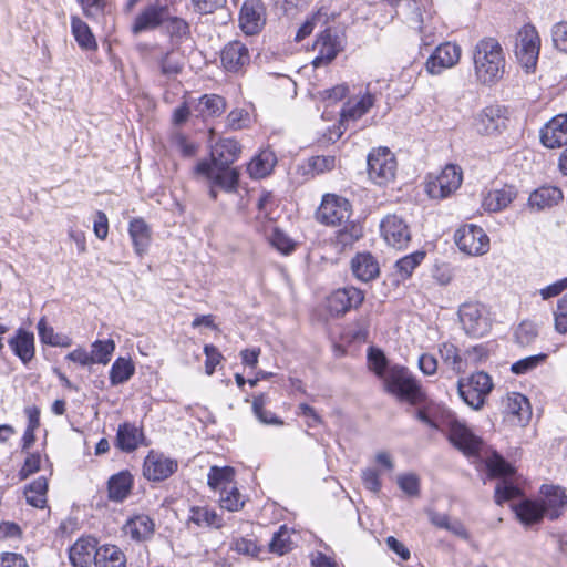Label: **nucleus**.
Masks as SVG:
<instances>
[{
  "instance_id": "obj_1",
  "label": "nucleus",
  "mask_w": 567,
  "mask_h": 567,
  "mask_svg": "<svg viewBox=\"0 0 567 567\" xmlns=\"http://www.w3.org/2000/svg\"><path fill=\"white\" fill-rule=\"evenodd\" d=\"M472 60L474 76L478 83L492 86L503 79L506 60L497 39L486 37L477 41L473 48Z\"/></svg>"
},
{
  "instance_id": "obj_2",
  "label": "nucleus",
  "mask_w": 567,
  "mask_h": 567,
  "mask_svg": "<svg viewBox=\"0 0 567 567\" xmlns=\"http://www.w3.org/2000/svg\"><path fill=\"white\" fill-rule=\"evenodd\" d=\"M383 385L386 393L411 405H419L427 399L420 381L404 365L394 364L390 367L384 377Z\"/></svg>"
},
{
  "instance_id": "obj_3",
  "label": "nucleus",
  "mask_w": 567,
  "mask_h": 567,
  "mask_svg": "<svg viewBox=\"0 0 567 567\" xmlns=\"http://www.w3.org/2000/svg\"><path fill=\"white\" fill-rule=\"evenodd\" d=\"M493 389V379L485 371H474L457 381L461 399L474 410H481L485 405Z\"/></svg>"
},
{
  "instance_id": "obj_4",
  "label": "nucleus",
  "mask_w": 567,
  "mask_h": 567,
  "mask_svg": "<svg viewBox=\"0 0 567 567\" xmlns=\"http://www.w3.org/2000/svg\"><path fill=\"white\" fill-rule=\"evenodd\" d=\"M364 300V290L349 285L333 289L324 298L323 309L329 317L339 319L353 310L360 309Z\"/></svg>"
},
{
  "instance_id": "obj_5",
  "label": "nucleus",
  "mask_w": 567,
  "mask_h": 567,
  "mask_svg": "<svg viewBox=\"0 0 567 567\" xmlns=\"http://www.w3.org/2000/svg\"><path fill=\"white\" fill-rule=\"evenodd\" d=\"M446 437L452 446L465 457L475 460L481 457L485 443L464 422L457 420L450 421Z\"/></svg>"
},
{
  "instance_id": "obj_6",
  "label": "nucleus",
  "mask_w": 567,
  "mask_h": 567,
  "mask_svg": "<svg viewBox=\"0 0 567 567\" xmlns=\"http://www.w3.org/2000/svg\"><path fill=\"white\" fill-rule=\"evenodd\" d=\"M540 50V38L536 28L525 24L516 34L515 56L526 72L535 70Z\"/></svg>"
},
{
  "instance_id": "obj_7",
  "label": "nucleus",
  "mask_w": 567,
  "mask_h": 567,
  "mask_svg": "<svg viewBox=\"0 0 567 567\" xmlns=\"http://www.w3.org/2000/svg\"><path fill=\"white\" fill-rule=\"evenodd\" d=\"M368 174L377 185H388L396 174V159L388 147H378L368 155Z\"/></svg>"
},
{
  "instance_id": "obj_8",
  "label": "nucleus",
  "mask_w": 567,
  "mask_h": 567,
  "mask_svg": "<svg viewBox=\"0 0 567 567\" xmlns=\"http://www.w3.org/2000/svg\"><path fill=\"white\" fill-rule=\"evenodd\" d=\"M352 214L350 202L334 194H326L316 212V219L331 227H340L348 223Z\"/></svg>"
},
{
  "instance_id": "obj_9",
  "label": "nucleus",
  "mask_w": 567,
  "mask_h": 567,
  "mask_svg": "<svg viewBox=\"0 0 567 567\" xmlns=\"http://www.w3.org/2000/svg\"><path fill=\"white\" fill-rule=\"evenodd\" d=\"M462 171L456 165H446L437 176H429L426 194L434 199L449 197L462 184Z\"/></svg>"
},
{
  "instance_id": "obj_10",
  "label": "nucleus",
  "mask_w": 567,
  "mask_h": 567,
  "mask_svg": "<svg viewBox=\"0 0 567 567\" xmlns=\"http://www.w3.org/2000/svg\"><path fill=\"white\" fill-rule=\"evenodd\" d=\"M507 110L499 104L483 107L473 120V127L480 135L493 136L501 134L507 124Z\"/></svg>"
},
{
  "instance_id": "obj_11",
  "label": "nucleus",
  "mask_w": 567,
  "mask_h": 567,
  "mask_svg": "<svg viewBox=\"0 0 567 567\" xmlns=\"http://www.w3.org/2000/svg\"><path fill=\"white\" fill-rule=\"evenodd\" d=\"M538 499L544 508L546 518L558 520L567 512V491L564 486L554 483H544L538 489Z\"/></svg>"
},
{
  "instance_id": "obj_12",
  "label": "nucleus",
  "mask_w": 567,
  "mask_h": 567,
  "mask_svg": "<svg viewBox=\"0 0 567 567\" xmlns=\"http://www.w3.org/2000/svg\"><path fill=\"white\" fill-rule=\"evenodd\" d=\"M194 174L204 177L213 185L230 192L236 188L238 183V173L230 165L210 164L208 161H200L194 167Z\"/></svg>"
},
{
  "instance_id": "obj_13",
  "label": "nucleus",
  "mask_w": 567,
  "mask_h": 567,
  "mask_svg": "<svg viewBox=\"0 0 567 567\" xmlns=\"http://www.w3.org/2000/svg\"><path fill=\"white\" fill-rule=\"evenodd\" d=\"M178 468L176 460L151 450L143 462V475L150 482H162L171 477Z\"/></svg>"
},
{
  "instance_id": "obj_14",
  "label": "nucleus",
  "mask_w": 567,
  "mask_h": 567,
  "mask_svg": "<svg viewBox=\"0 0 567 567\" xmlns=\"http://www.w3.org/2000/svg\"><path fill=\"white\" fill-rule=\"evenodd\" d=\"M460 321L466 334L480 338L488 330L484 307L480 302H464L458 310Z\"/></svg>"
},
{
  "instance_id": "obj_15",
  "label": "nucleus",
  "mask_w": 567,
  "mask_h": 567,
  "mask_svg": "<svg viewBox=\"0 0 567 567\" xmlns=\"http://www.w3.org/2000/svg\"><path fill=\"white\" fill-rule=\"evenodd\" d=\"M462 49L458 44L445 42L436 47L425 62L426 71L439 75L444 70L455 66L461 59Z\"/></svg>"
},
{
  "instance_id": "obj_16",
  "label": "nucleus",
  "mask_w": 567,
  "mask_h": 567,
  "mask_svg": "<svg viewBox=\"0 0 567 567\" xmlns=\"http://www.w3.org/2000/svg\"><path fill=\"white\" fill-rule=\"evenodd\" d=\"M504 419L514 425L527 423L532 409L527 396L519 392H509L502 399Z\"/></svg>"
},
{
  "instance_id": "obj_17",
  "label": "nucleus",
  "mask_w": 567,
  "mask_h": 567,
  "mask_svg": "<svg viewBox=\"0 0 567 567\" xmlns=\"http://www.w3.org/2000/svg\"><path fill=\"white\" fill-rule=\"evenodd\" d=\"M168 18V7L155 0L145 7L135 18L132 24V32L138 34L145 31L154 30L162 25Z\"/></svg>"
},
{
  "instance_id": "obj_18",
  "label": "nucleus",
  "mask_w": 567,
  "mask_h": 567,
  "mask_svg": "<svg viewBox=\"0 0 567 567\" xmlns=\"http://www.w3.org/2000/svg\"><path fill=\"white\" fill-rule=\"evenodd\" d=\"M186 526L198 529H220L225 526V520L221 514L207 504L192 505L188 509Z\"/></svg>"
},
{
  "instance_id": "obj_19",
  "label": "nucleus",
  "mask_w": 567,
  "mask_h": 567,
  "mask_svg": "<svg viewBox=\"0 0 567 567\" xmlns=\"http://www.w3.org/2000/svg\"><path fill=\"white\" fill-rule=\"evenodd\" d=\"M381 235L386 245L403 248L410 241L411 235L405 221L396 215L386 216L381 225Z\"/></svg>"
},
{
  "instance_id": "obj_20",
  "label": "nucleus",
  "mask_w": 567,
  "mask_h": 567,
  "mask_svg": "<svg viewBox=\"0 0 567 567\" xmlns=\"http://www.w3.org/2000/svg\"><path fill=\"white\" fill-rule=\"evenodd\" d=\"M375 97L377 91L370 82L360 96L353 97L346 103L341 113L342 121H357L362 117L374 105Z\"/></svg>"
},
{
  "instance_id": "obj_21",
  "label": "nucleus",
  "mask_w": 567,
  "mask_h": 567,
  "mask_svg": "<svg viewBox=\"0 0 567 567\" xmlns=\"http://www.w3.org/2000/svg\"><path fill=\"white\" fill-rule=\"evenodd\" d=\"M540 141L547 148L567 145V114L554 116L540 131Z\"/></svg>"
},
{
  "instance_id": "obj_22",
  "label": "nucleus",
  "mask_w": 567,
  "mask_h": 567,
  "mask_svg": "<svg viewBox=\"0 0 567 567\" xmlns=\"http://www.w3.org/2000/svg\"><path fill=\"white\" fill-rule=\"evenodd\" d=\"M122 533L133 542H146L155 533V522L146 514H135L124 523Z\"/></svg>"
},
{
  "instance_id": "obj_23",
  "label": "nucleus",
  "mask_w": 567,
  "mask_h": 567,
  "mask_svg": "<svg viewBox=\"0 0 567 567\" xmlns=\"http://www.w3.org/2000/svg\"><path fill=\"white\" fill-rule=\"evenodd\" d=\"M12 353L24 364L28 365L35 358L34 333L23 328L17 329L14 334L8 340Z\"/></svg>"
},
{
  "instance_id": "obj_24",
  "label": "nucleus",
  "mask_w": 567,
  "mask_h": 567,
  "mask_svg": "<svg viewBox=\"0 0 567 567\" xmlns=\"http://www.w3.org/2000/svg\"><path fill=\"white\" fill-rule=\"evenodd\" d=\"M99 542L93 536H82L70 547L69 559L74 567H89L95 561Z\"/></svg>"
},
{
  "instance_id": "obj_25",
  "label": "nucleus",
  "mask_w": 567,
  "mask_h": 567,
  "mask_svg": "<svg viewBox=\"0 0 567 567\" xmlns=\"http://www.w3.org/2000/svg\"><path fill=\"white\" fill-rule=\"evenodd\" d=\"M516 519L525 527L540 525L546 514L538 498H524L512 505Z\"/></svg>"
},
{
  "instance_id": "obj_26",
  "label": "nucleus",
  "mask_w": 567,
  "mask_h": 567,
  "mask_svg": "<svg viewBox=\"0 0 567 567\" xmlns=\"http://www.w3.org/2000/svg\"><path fill=\"white\" fill-rule=\"evenodd\" d=\"M221 64L228 72H239L250 62L248 48L240 41H231L221 50Z\"/></svg>"
},
{
  "instance_id": "obj_27",
  "label": "nucleus",
  "mask_w": 567,
  "mask_h": 567,
  "mask_svg": "<svg viewBox=\"0 0 567 567\" xmlns=\"http://www.w3.org/2000/svg\"><path fill=\"white\" fill-rule=\"evenodd\" d=\"M134 477L128 470L111 475L106 483L107 498L114 503H123L132 493Z\"/></svg>"
},
{
  "instance_id": "obj_28",
  "label": "nucleus",
  "mask_w": 567,
  "mask_h": 567,
  "mask_svg": "<svg viewBox=\"0 0 567 567\" xmlns=\"http://www.w3.org/2000/svg\"><path fill=\"white\" fill-rule=\"evenodd\" d=\"M315 49L318 55L313 60L316 68L330 63L338 53L341 51V42L338 35L332 34L331 30L327 28L317 39Z\"/></svg>"
},
{
  "instance_id": "obj_29",
  "label": "nucleus",
  "mask_w": 567,
  "mask_h": 567,
  "mask_svg": "<svg viewBox=\"0 0 567 567\" xmlns=\"http://www.w3.org/2000/svg\"><path fill=\"white\" fill-rule=\"evenodd\" d=\"M145 439L143 427L135 423L123 422L118 425L115 435V446L125 453H132L138 449Z\"/></svg>"
},
{
  "instance_id": "obj_30",
  "label": "nucleus",
  "mask_w": 567,
  "mask_h": 567,
  "mask_svg": "<svg viewBox=\"0 0 567 567\" xmlns=\"http://www.w3.org/2000/svg\"><path fill=\"white\" fill-rule=\"evenodd\" d=\"M454 241L457 248H483L489 244V238L482 227L470 224L455 231Z\"/></svg>"
},
{
  "instance_id": "obj_31",
  "label": "nucleus",
  "mask_w": 567,
  "mask_h": 567,
  "mask_svg": "<svg viewBox=\"0 0 567 567\" xmlns=\"http://www.w3.org/2000/svg\"><path fill=\"white\" fill-rule=\"evenodd\" d=\"M239 22L241 30L252 35L259 32L264 25L262 7L257 0L246 1L240 10Z\"/></svg>"
},
{
  "instance_id": "obj_32",
  "label": "nucleus",
  "mask_w": 567,
  "mask_h": 567,
  "mask_svg": "<svg viewBox=\"0 0 567 567\" xmlns=\"http://www.w3.org/2000/svg\"><path fill=\"white\" fill-rule=\"evenodd\" d=\"M351 269L353 276L363 282L374 280L380 274L378 260L369 252H358L352 261Z\"/></svg>"
},
{
  "instance_id": "obj_33",
  "label": "nucleus",
  "mask_w": 567,
  "mask_h": 567,
  "mask_svg": "<svg viewBox=\"0 0 567 567\" xmlns=\"http://www.w3.org/2000/svg\"><path fill=\"white\" fill-rule=\"evenodd\" d=\"M564 195L556 186H542L535 189L528 198V205L532 209L544 210L557 205Z\"/></svg>"
},
{
  "instance_id": "obj_34",
  "label": "nucleus",
  "mask_w": 567,
  "mask_h": 567,
  "mask_svg": "<svg viewBox=\"0 0 567 567\" xmlns=\"http://www.w3.org/2000/svg\"><path fill=\"white\" fill-rule=\"evenodd\" d=\"M241 152L239 143L234 138H223L212 148L210 164L230 165Z\"/></svg>"
},
{
  "instance_id": "obj_35",
  "label": "nucleus",
  "mask_w": 567,
  "mask_h": 567,
  "mask_svg": "<svg viewBox=\"0 0 567 567\" xmlns=\"http://www.w3.org/2000/svg\"><path fill=\"white\" fill-rule=\"evenodd\" d=\"M487 477L498 481L513 477L516 474V467L507 462L497 451H492L484 460Z\"/></svg>"
},
{
  "instance_id": "obj_36",
  "label": "nucleus",
  "mask_w": 567,
  "mask_h": 567,
  "mask_svg": "<svg viewBox=\"0 0 567 567\" xmlns=\"http://www.w3.org/2000/svg\"><path fill=\"white\" fill-rule=\"evenodd\" d=\"M515 197V188L513 186H504L487 192L483 197L482 206L488 212H499L506 208Z\"/></svg>"
},
{
  "instance_id": "obj_37",
  "label": "nucleus",
  "mask_w": 567,
  "mask_h": 567,
  "mask_svg": "<svg viewBox=\"0 0 567 567\" xmlns=\"http://www.w3.org/2000/svg\"><path fill=\"white\" fill-rule=\"evenodd\" d=\"M126 556L122 549L112 544H104L95 553V567H127Z\"/></svg>"
},
{
  "instance_id": "obj_38",
  "label": "nucleus",
  "mask_w": 567,
  "mask_h": 567,
  "mask_svg": "<svg viewBox=\"0 0 567 567\" xmlns=\"http://www.w3.org/2000/svg\"><path fill=\"white\" fill-rule=\"evenodd\" d=\"M269 395L265 392L258 393L251 399V410L256 419L266 425H284V420L276 415L274 412L266 409L269 404Z\"/></svg>"
},
{
  "instance_id": "obj_39",
  "label": "nucleus",
  "mask_w": 567,
  "mask_h": 567,
  "mask_svg": "<svg viewBox=\"0 0 567 567\" xmlns=\"http://www.w3.org/2000/svg\"><path fill=\"white\" fill-rule=\"evenodd\" d=\"M71 32L82 50H97V42L90 27L76 16L71 17Z\"/></svg>"
},
{
  "instance_id": "obj_40",
  "label": "nucleus",
  "mask_w": 567,
  "mask_h": 567,
  "mask_svg": "<svg viewBox=\"0 0 567 567\" xmlns=\"http://www.w3.org/2000/svg\"><path fill=\"white\" fill-rule=\"evenodd\" d=\"M48 489V480L44 476L35 478L24 488L27 503L35 508H45Z\"/></svg>"
},
{
  "instance_id": "obj_41",
  "label": "nucleus",
  "mask_w": 567,
  "mask_h": 567,
  "mask_svg": "<svg viewBox=\"0 0 567 567\" xmlns=\"http://www.w3.org/2000/svg\"><path fill=\"white\" fill-rule=\"evenodd\" d=\"M439 354L442 362L450 367L455 373H463L465 371L466 363L456 344L450 341L442 342L439 346Z\"/></svg>"
},
{
  "instance_id": "obj_42",
  "label": "nucleus",
  "mask_w": 567,
  "mask_h": 567,
  "mask_svg": "<svg viewBox=\"0 0 567 567\" xmlns=\"http://www.w3.org/2000/svg\"><path fill=\"white\" fill-rule=\"evenodd\" d=\"M277 162L276 155L270 150H262L248 164V172L254 178H262L270 174Z\"/></svg>"
},
{
  "instance_id": "obj_43",
  "label": "nucleus",
  "mask_w": 567,
  "mask_h": 567,
  "mask_svg": "<svg viewBox=\"0 0 567 567\" xmlns=\"http://www.w3.org/2000/svg\"><path fill=\"white\" fill-rule=\"evenodd\" d=\"M523 496L524 489L513 481V477H508L496 483L493 497L498 506H503L505 503Z\"/></svg>"
},
{
  "instance_id": "obj_44",
  "label": "nucleus",
  "mask_w": 567,
  "mask_h": 567,
  "mask_svg": "<svg viewBox=\"0 0 567 567\" xmlns=\"http://www.w3.org/2000/svg\"><path fill=\"white\" fill-rule=\"evenodd\" d=\"M135 373V364L131 358L118 357L113 362L110 372V383L117 385L128 381Z\"/></svg>"
},
{
  "instance_id": "obj_45",
  "label": "nucleus",
  "mask_w": 567,
  "mask_h": 567,
  "mask_svg": "<svg viewBox=\"0 0 567 567\" xmlns=\"http://www.w3.org/2000/svg\"><path fill=\"white\" fill-rule=\"evenodd\" d=\"M37 329L40 341L44 344L66 348L70 347L72 343L71 338H69L68 336H61L55 333L53 327L49 324L45 317L40 318L37 324Z\"/></svg>"
},
{
  "instance_id": "obj_46",
  "label": "nucleus",
  "mask_w": 567,
  "mask_h": 567,
  "mask_svg": "<svg viewBox=\"0 0 567 567\" xmlns=\"http://www.w3.org/2000/svg\"><path fill=\"white\" fill-rule=\"evenodd\" d=\"M235 475V468L231 466L213 465L207 474V485L213 491H221L223 487H227L228 484L234 482Z\"/></svg>"
},
{
  "instance_id": "obj_47",
  "label": "nucleus",
  "mask_w": 567,
  "mask_h": 567,
  "mask_svg": "<svg viewBox=\"0 0 567 567\" xmlns=\"http://www.w3.org/2000/svg\"><path fill=\"white\" fill-rule=\"evenodd\" d=\"M340 227L336 235V244L342 248L353 246L363 235V228L357 221L349 219L348 223H343Z\"/></svg>"
},
{
  "instance_id": "obj_48",
  "label": "nucleus",
  "mask_w": 567,
  "mask_h": 567,
  "mask_svg": "<svg viewBox=\"0 0 567 567\" xmlns=\"http://www.w3.org/2000/svg\"><path fill=\"white\" fill-rule=\"evenodd\" d=\"M116 344L113 339L95 340L91 344L93 364L106 365L115 351Z\"/></svg>"
},
{
  "instance_id": "obj_49",
  "label": "nucleus",
  "mask_w": 567,
  "mask_h": 567,
  "mask_svg": "<svg viewBox=\"0 0 567 567\" xmlns=\"http://www.w3.org/2000/svg\"><path fill=\"white\" fill-rule=\"evenodd\" d=\"M245 498L236 485L223 487L219 494V506L228 512H238L245 506Z\"/></svg>"
},
{
  "instance_id": "obj_50",
  "label": "nucleus",
  "mask_w": 567,
  "mask_h": 567,
  "mask_svg": "<svg viewBox=\"0 0 567 567\" xmlns=\"http://www.w3.org/2000/svg\"><path fill=\"white\" fill-rule=\"evenodd\" d=\"M268 548L270 553L278 556L288 554L292 549V540L287 525H281L274 534Z\"/></svg>"
},
{
  "instance_id": "obj_51",
  "label": "nucleus",
  "mask_w": 567,
  "mask_h": 567,
  "mask_svg": "<svg viewBox=\"0 0 567 567\" xmlns=\"http://www.w3.org/2000/svg\"><path fill=\"white\" fill-rule=\"evenodd\" d=\"M226 109L224 97L216 94H205L198 102V111L203 116H219Z\"/></svg>"
},
{
  "instance_id": "obj_52",
  "label": "nucleus",
  "mask_w": 567,
  "mask_h": 567,
  "mask_svg": "<svg viewBox=\"0 0 567 567\" xmlns=\"http://www.w3.org/2000/svg\"><path fill=\"white\" fill-rule=\"evenodd\" d=\"M329 19H330V13H329L328 9H326V8L319 9L310 18H308L303 22V24L298 29V31L296 33V38H295L296 41L300 42L306 37L311 34V32L313 31L316 25H318V24L327 25L329 23Z\"/></svg>"
},
{
  "instance_id": "obj_53",
  "label": "nucleus",
  "mask_w": 567,
  "mask_h": 567,
  "mask_svg": "<svg viewBox=\"0 0 567 567\" xmlns=\"http://www.w3.org/2000/svg\"><path fill=\"white\" fill-rule=\"evenodd\" d=\"M368 368L378 378L384 380L388 372V358L384 352L375 347H370L367 354Z\"/></svg>"
},
{
  "instance_id": "obj_54",
  "label": "nucleus",
  "mask_w": 567,
  "mask_h": 567,
  "mask_svg": "<svg viewBox=\"0 0 567 567\" xmlns=\"http://www.w3.org/2000/svg\"><path fill=\"white\" fill-rule=\"evenodd\" d=\"M425 256V250H414L412 254L399 259L395 267L400 276L403 279L410 278L414 269L424 260Z\"/></svg>"
},
{
  "instance_id": "obj_55",
  "label": "nucleus",
  "mask_w": 567,
  "mask_h": 567,
  "mask_svg": "<svg viewBox=\"0 0 567 567\" xmlns=\"http://www.w3.org/2000/svg\"><path fill=\"white\" fill-rule=\"evenodd\" d=\"M258 219H267L269 224L274 220V210L277 207V199L271 192L261 190L256 199Z\"/></svg>"
},
{
  "instance_id": "obj_56",
  "label": "nucleus",
  "mask_w": 567,
  "mask_h": 567,
  "mask_svg": "<svg viewBox=\"0 0 567 567\" xmlns=\"http://www.w3.org/2000/svg\"><path fill=\"white\" fill-rule=\"evenodd\" d=\"M548 359L547 353H538L535 355H529L526 358H523L516 362H514L511 367V371L514 374L523 375L526 374L533 370H535L537 367L544 364Z\"/></svg>"
},
{
  "instance_id": "obj_57",
  "label": "nucleus",
  "mask_w": 567,
  "mask_h": 567,
  "mask_svg": "<svg viewBox=\"0 0 567 567\" xmlns=\"http://www.w3.org/2000/svg\"><path fill=\"white\" fill-rule=\"evenodd\" d=\"M514 336L519 346L527 347L538 337L537 326L528 320L522 321L516 328Z\"/></svg>"
},
{
  "instance_id": "obj_58",
  "label": "nucleus",
  "mask_w": 567,
  "mask_h": 567,
  "mask_svg": "<svg viewBox=\"0 0 567 567\" xmlns=\"http://www.w3.org/2000/svg\"><path fill=\"white\" fill-rule=\"evenodd\" d=\"M128 231L136 247H143L148 244L150 229L143 219H133L130 223Z\"/></svg>"
},
{
  "instance_id": "obj_59",
  "label": "nucleus",
  "mask_w": 567,
  "mask_h": 567,
  "mask_svg": "<svg viewBox=\"0 0 567 567\" xmlns=\"http://www.w3.org/2000/svg\"><path fill=\"white\" fill-rule=\"evenodd\" d=\"M161 71L166 76H174L182 71L183 62L177 52L171 51L159 60Z\"/></svg>"
},
{
  "instance_id": "obj_60",
  "label": "nucleus",
  "mask_w": 567,
  "mask_h": 567,
  "mask_svg": "<svg viewBox=\"0 0 567 567\" xmlns=\"http://www.w3.org/2000/svg\"><path fill=\"white\" fill-rule=\"evenodd\" d=\"M203 350L205 354V373L207 375H213L217 365L223 362L224 355L219 349L212 343L205 344Z\"/></svg>"
},
{
  "instance_id": "obj_61",
  "label": "nucleus",
  "mask_w": 567,
  "mask_h": 567,
  "mask_svg": "<svg viewBox=\"0 0 567 567\" xmlns=\"http://www.w3.org/2000/svg\"><path fill=\"white\" fill-rule=\"evenodd\" d=\"M230 548L240 555H247L251 557H257L261 551L260 546L257 544L255 539L246 537L235 538L231 543Z\"/></svg>"
},
{
  "instance_id": "obj_62",
  "label": "nucleus",
  "mask_w": 567,
  "mask_h": 567,
  "mask_svg": "<svg viewBox=\"0 0 567 567\" xmlns=\"http://www.w3.org/2000/svg\"><path fill=\"white\" fill-rule=\"evenodd\" d=\"M308 165L315 174H323L336 167L337 159L332 155H318L309 158Z\"/></svg>"
},
{
  "instance_id": "obj_63",
  "label": "nucleus",
  "mask_w": 567,
  "mask_h": 567,
  "mask_svg": "<svg viewBox=\"0 0 567 567\" xmlns=\"http://www.w3.org/2000/svg\"><path fill=\"white\" fill-rule=\"evenodd\" d=\"M554 320L555 330L561 334L567 333V292L557 302Z\"/></svg>"
},
{
  "instance_id": "obj_64",
  "label": "nucleus",
  "mask_w": 567,
  "mask_h": 567,
  "mask_svg": "<svg viewBox=\"0 0 567 567\" xmlns=\"http://www.w3.org/2000/svg\"><path fill=\"white\" fill-rule=\"evenodd\" d=\"M551 38L555 48L567 53V22H557L551 29Z\"/></svg>"
}]
</instances>
